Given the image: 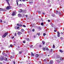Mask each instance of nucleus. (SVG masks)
<instances>
[{"instance_id":"nucleus-8","label":"nucleus","mask_w":64,"mask_h":64,"mask_svg":"<svg viewBox=\"0 0 64 64\" xmlns=\"http://www.w3.org/2000/svg\"><path fill=\"white\" fill-rule=\"evenodd\" d=\"M6 9L7 10H9L10 9V6H8L6 8Z\"/></svg>"},{"instance_id":"nucleus-43","label":"nucleus","mask_w":64,"mask_h":64,"mask_svg":"<svg viewBox=\"0 0 64 64\" xmlns=\"http://www.w3.org/2000/svg\"><path fill=\"white\" fill-rule=\"evenodd\" d=\"M2 22V20H0V22Z\"/></svg>"},{"instance_id":"nucleus-48","label":"nucleus","mask_w":64,"mask_h":64,"mask_svg":"<svg viewBox=\"0 0 64 64\" xmlns=\"http://www.w3.org/2000/svg\"><path fill=\"white\" fill-rule=\"evenodd\" d=\"M23 26L24 27H26V26L25 25H23Z\"/></svg>"},{"instance_id":"nucleus-15","label":"nucleus","mask_w":64,"mask_h":64,"mask_svg":"<svg viewBox=\"0 0 64 64\" xmlns=\"http://www.w3.org/2000/svg\"><path fill=\"white\" fill-rule=\"evenodd\" d=\"M26 40L27 41H29V39L28 38H26Z\"/></svg>"},{"instance_id":"nucleus-64","label":"nucleus","mask_w":64,"mask_h":64,"mask_svg":"<svg viewBox=\"0 0 64 64\" xmlns=\"http://www.w3.org/2000/svg\"><path fill=\"white\" fill-rule=\"evenodd\" d=\"M0 64H2V62H0Z\"/></svg>"},{"instance_id":"nucleus-19","label":"nucleus","mask_w":64,"mask_h":64,"mask_svg":"<svg viewBox=\"0 0 64 64\" xmlns=\"http://www.w3.org/2000/svg\"><path fill=\"white\" fill-rule=\"evenodd\" d=\"M42 43L43 45H44V44H45V41H42Z\"/></svg>"},{"instance_id":"nucleus-29","label":"nucleus","mask_w":64,"mask_h":64,"mask_svg":"<svg viewBox=\"0 0 64 64\" xmlns=\"http://www.w3.org/2000/svg\"><path fill=\"white\" fill-rule=\"evenodd\" d=\"M60 52H61V53H62V52H63V51H62V50H60Z\"/></svg>"},{"instance_id":"nucleus-11","label":"nucleus","mask_w":64,"mask_h":64,"mask_svg":"<svg viewBox=\"0 0 64 64\" xmlns=\"http://www.w3.org/2000/svg\"><path fill=\"white\" fill-rule=\"evenodd\" d=\"M35 56L36 58H38V56H39V54H36L35 55Z\"/></svg>"},{"instance_id":"nucleus-20","label":"nucleus","mask_w":64,"mask_h":64,"mask_svg":"<svg viewBox=\"0 0 64 64\" xmlns=\"http://www.w3.org/2000/svg\"><path fill=\"white\" fill-rule=\"evenodd\" d=\"M4 60L5 61H7V58L5 57V58L4 59Z\"/></svg>"},{"instance_id":"nucleus-14","label":"nucleus","mask_w":64,"mask_h":64,"mask_svg":"<svg viewBox=\"0 0 64 64\" xmlns=\"http://www.w3.org/2000/svg\"><path fill=\"white\" fill-rule=\"evenodd\" d=\"M53 63V60H51L50 62V64H52Z\"/></svg>"},{"instance_id":"nucleus-28","label":"nucleus","mask_w":64,"mask_h":64,"mask_svg":"<svg viewBox=\"0 0 64 64\" xmlns=\"http://www.w3.org/2000/svg\"><path fill=\"white\" fill-rule=\"evenodd\" d=\"M31 55L32 56H34V54H31Z\"/></svg>"},{"instance_id":"nucleus-16","label":"nucleus","mask_w":64,"mask_h":64,"mask_svg":"<svg viewBox=\"0 0 64 64\" xmlns=\"http://www.w3.org/2000/svg\"><path fill=\"white\" fill-rule=\"evenodd\" d=\"M21 31V32H24V30L23 29H22Z\"/></svg>"},{"instance_id":"nucleus-1","label":"nucleus","mask_w":64,"mask_h":64,"mask_svg":"<svg viewBox=\"0 0 64 64\" xmlns=\"http://www.w3.org/2000/svg\"><path fill=\"white\" fill-rule=\"evenodd\" d=\"M8 33L6 32V33H5L2 36V37H3V38H5V37H6V36H7V35H8Z\"/></svg>"},{"instance_id":"nucleus-36","label":"nucleus","mask_w":64,"mask_h":64,"mask_svg":"<svg viewBox=\"0 0 64 64\" xmlns=\"http://www.w3.org/2000/svg\"><path fill=\"white\" fill-rule=\"evenodd\" d=\"M32 32H34V31H35V30L34 29H33L32 30Z\"/></svg>"},{"instance_id":"nucleus-22","label":"nucleus","mask_w":64,"mask_h":64,"mask_svg":"<svg viewBox=\"0 0 64 64\" xmlns=\"http://www.w3.org/2000/svg\"><path fill=\"white\" fill-rule=\"evenodd\" d=\"M60 61H62V60H63V58H62L60 57Z\"/></svg>"},{"instance_id":"nucleus-52","label":"nucleus","mask_w":64,"mask_h":64,"mask_svg":"<svg viewBox=\"0 0 64 64\" xmlns=\"http://www.w3.org/2000/svg\"><path fill=\"white\" fill-rule=\"evenodd\" d=\"M16 2V3H17V5L18 6V3L17 2Z\"/></svg>"},{"instance_id":"nucleus-58","label":"nucleus","mask_w":64,"mask_h":64,"mask_svg":"<svg viewBox=\"0 0 64 64\" xmlns=\"http://www.w3.org/2000/svg\"><path fill=\"white\" fill-rule=\"evenodd\" d=\"M48 6H49V7H51V4H50V5H48Z\"/></svg>"},{"instance_id":"nucleus-62","label":"nucleus","mask_w":64,"mask_h":64,"mask_svg":"<svg viewBox=\"0 0 64 64\" xmlns=\"http://www.w3.org/2000/svg\"><path fill=\"white\" fill-rule=\"evenodd\" d=\"M4 23H6V22L4 21Z\"/></svg>"},{"instance_id":"nucleus-39","label":"nucleus","mask_w":64,"mask_h":64,"mask_svg":"<svg viewBox=\"0 0 64 64\" xmlns=\"http://www.w3.org/2000/svg\"><path fill=\"white\" fill-rule=\"evenodd\" d=\"M60 36V34H58V37H59Z\"/></svg>"},{"instance_id":"nucleus-54","label":"nucleus","mask_w":64,"mask_h":64,"mask_svg":"<svg viewBox=\"0 0 64 64\" xmlns=\"http://www.w3.org/2000/svg\"><path fill=\"white\" fill-rule=\"evenodd\" d=\"M34 38H36V37L35 36H34Z\"/></svg>"},{"instance_id":"nucleus-56","label":"nucleus","mask_w":64,"mask_h":64,"mask_svg":"<svg viewBox=\"0 0 64 64\" xmlns=\"http://www.w3.org/2000/svg\"><path fill=\"white\" fill-rule=\"evenodd\" d=\"M30 47H31V48H32V47H33V45H31L30 46Z\"/></svg>"},{"instance_id":"nucleus-46","label":"nucleus","mask_w":64,"mask_h":64,"mask_svg":"<svg viewBox=\"0 0 64 64\" xmlns=\"http://www.w3.org/2000/svg\"><path fill=\"white\" fill-rule=\"evenodd\" d=\"M19 2V0H16V2Z\"/></svg>"},{"instance_id":"nucleus-21","label":"nucleus","mask_w":64,"mask_h":64,"mask_svg":"<svg viewBox=\"0 0 64 64\" xmlns=\"http://www.w3.org/2000/svg\"><path fill=\"white\" fill-rule=\"evenodd\" d=\"M44 62H47V60H46V59H45L44 60Z\"/></svg>"},{"instance_id":"nucleus-31","label":"nucleus","mask_w":64,"mask_h":64,"mask_svg":"<svg viewBox=\"0 0 64 64\" xmlns=\"http://www.w3.org/2000/svg\"><path fill=\"white\" fill-rule=\"evenodd\" d=\"M4 56H5V57H6V56H7V54H4Z\"/></svg>"},{"instance_id":"nucleus-23","label":"nucleus","mask_w":64,"mask_h":64,"mask_svg":"<svg viewBox=\"0 0 64 64\" xmlns=\"http://www.w3.org/2000/svg\"><path fill=\"white\" fill-rule=\"evenodd\" d=\"M41 25H42V26H44V23L42 22L41 24Z\"/></svg>"},{"instance_id":"nucleus-26","label":"nucleus","mask_w":64,"mask_h":64,"mask_svg":"<svg viewBox=\"0 0 64 64\" xmlns=\"http://www.w3.org/2000/svg\"><path fill=\"white\" fill-rule=\"evenodd\" d=\"M24 13H26V10H24Z\"/></svg>"},{"instance_id":"nucleus-3","label":"nucleus","mask_w":64,"mask_h":64,"mask_svg":"<svg viewBox=\"0 0 64 64\" xmlns=\"http://www.w3.org/2000/svg\"><path fill=\"white\" fill-rule=\"evenodd\" d=\"M21 34H22V33H21L20 32H18V35H20Z\"/></svg>"},{"instance_id":"nucleus-30","label":"nucleus","mask_w":64,"mask_h":64,"mask_svg":"<svg viewBox=\"0 0 64 64\" xmlns=\"http://www.w3.org/2000/svg\"><path fill=\"white\" fill-rule=\"evenodd\" d=\"M52 16H53V17H55V15L54 14H52Z\"/></svg>"},{"instance_id":"nucleus-61","label":"nucleus","mask_w":64,"mask_h":64,"mask_svg":"<svg viewBox=\"0 0 64 64\" xmlns=\"http://www.w3.org/2000/svg\"><path fill=\"white\" fill-rule=\"evenodd\" d=\"M58 10H56V13H58Z\"/></svg>"},{"instance_id":"nucleus-57","label":"nucleus","mask_w":64,"mask_h":64,"mask_svg":"<svg viewBox=\"0 0 64 64\" xmlns=\"http://www.w3.org/2000/svg\"><path fill=\"white\" fill-rule=\"evenodd\" d=\"M19 53L20 54H21L22 53L21 52H20Z\"/></svg>"},{"instance_id":"nucleus-55","label":"nucleus","mask_w":64,"mask_h":64,"mask_svg":"<svg viewBox=\"0 0 64 64\" xmlns=\"http://www.w3.org/2000/svg\"><path fill=\"white\" fill-rule=\"evenodd\" d=\"M33 3V2H30V4H31V3Z\"/></svg>"},{"instance_id":"nucleus-13","label":"nucleus","mask_w":64,"mask_h":64,"mask_svg":"<svg viewBox=\"0 0 64 64\" xmlns=\"http://www.w3.org/2000/svg\"><path fill=\"white\" fill-rule=\"evenodd\" d=\"M60 58V56L59 55L57 56L56 57V59H59Z\"/></svg>"},{"instance_id":"nucleus-24","label":"nucleus","mask_w":64,"mask_h":64,"mask_svg":"<svg viewBox=\"0 0 64 64\" xmlns=\"http://www.w3.org/2000/svg\"><path fill=\"white\" fill-rule=\"evenodd\" d=\"M56 61L58 62V63H60V61H59V60H56Z\"/></svg>"},{"instance_id":"nucleus-10","label":"nucleus","mask_w":64,"mask_h":64,"mask_svg":"<svg viewBox=\"0 0 64 64\" xmlns=\"http://www.w3.org/2000/svg\"><path fill=\"white\" fill-rule=\"evenodd\" d=\"M17 25H18V26H19L20 27H22V24H17Z\"/></svg>"},{"instance_id":"nucleus-33","label":"nucleus","mask_w":64,"mask_h":64,"mask_svg":"<svg viewBox=\"0 0 64 64\" xmlns=\"http://www.w3.org/2000/svg\"><path fill=\"white\" fill-rule=\"evenodd\" d=\"M10 59H13V57H12V56H10Z\"/></svg>"},{"instance_id":"nucleus-59","label":"nucleus","mask_w":64,"mask_h":64,"mask_svg":"<svg viewBox=\"0 0 64 64\" xmlns=\"http://www.w3.org/2000/svg\"><path fill=\"white\" fill-rule=\"evenodd\" d=\"M41 47H42V46H41V45H40V48H41Z\"/></svg>"},{"instance_id":"nucleus-47","label":"nucleus","mask_w":64,"mask_h":64,"mask_svg":"<svg viewBox=\"0 0 64 64\" xmlns=\"http://www.w3.org/2000/svg\"><path fill=\"white\" fill-rule=\"evenodd\" d=\"M49 2H50V0H48V3H49Z\"/></svg>"},{"instance_id":"nucleus-5","label":"nucleus","mask_w":64,"mask_h":64,"mask_svg":"<svg viewBox=\"0 0 64 64\" xmlns=\"http://www.w3.org/2000/svg\"><path fill=\"white\" fill-rule=\"evenodd\" d=\"M52 49H50V52L49 53L50 54H52Z\"/></svg>"},{"instance_id":"nucleus-63","label":"nucleus","mask_w":64,"mask_h":64,"mask_svg":"<svg viewBox=\"0 0 64 64\" xmlns=\"http://www.w3.org/2000/svg\"><path fill=\"white\" fill-rule=\"evenodd\" d=\"M42 14H45L44 13V12H42Z\"/></svg>"},{"instance_id":"nucleus-50","label":"nucleus","mask_w":64,"mask_h":64,"mask_svg":"<svg viewBox=\"0 0 64 64\" xmlns=\"http://www.w3.org/2000/svg\"><path fill=\"white\" fill-rule=\"evenodd\" d=\"M23 43H26V42L23 41Z\"/></svg>"},{"instance_id":"nucleus-27","label":"nucleus","mask_w":64,"mask_h":64,"mask_svg":"<svg viewBox=\"0 0 64 64\" xmlns=\"http://www.w3.org/2000/svg\"><path fill=\"white\" fill-rule=\"evenodd\" d=\"M37 35H38L39 36H40V33H37L36 34Z\"/></svg>"},{"instance_id":"nucleus-34","label":"nucleus","mask_w":64,"mask_h":64,"mask_svg":"<svg viewBox=\"0 0 64 64\" xmlns=\"http://www.w3.org/2000/svg\"><path fill=\"white\" fill-rule=\"evenodd\" d=\"M60 40H63V38L62 37L60 38Z\"/></svg>"},{"instance_id":"nucleus-9","label":"nucleus","mask_w":64,"mask_h":64,"mask_svg":"<svg viewBox=\"0 0 64 64\" xmlns=\"http://www.w3.org/2000/svg\"><path fill=\"white\" fill-rule=\"evenodd\" d=\"M18 16L19 17H22V15H21L20 14H18Z\"/></svg>"},{"instance_id":"nucleus-49","label":"nucleus","mask_w":64,"mask_h":64,"mask_svg":"<svg viewBox=\"0 0 64 64\" xmlns=\"http://www.w3.org/2000/svg\"><path fill=\"white\" fill-rule=\"evenodd\" d=\"M48 22H50V20H48Z\"/></svg>"},{"instance_id":"nucleus-7","label":"nucleus","mask_w":64,"mask_h":64,"mask_svg":"<svg viewBox=\"0 0 64 64\" xmlns=\"http://www.w3.org/2000/svg\"><path fill=\"white\" fill-rule=\"evenodd\" d=\"M16 15V14L15 12H13L12 13V16H15V15Z\"/></svg>"},{"instance_id":"nucleus-32","label":"nucleus","mask_w":64,"mask_h":64,"mask_svg":"<svg viewBox=\"0 0 64 64\" xmlns=\"http://www.w3.org/2000/svg\"><path fill=\"white\" fill-rule=\"evenodd\" d=\"M58 34H60V32L59 33V32H57Z\"/></svg>"},{"instance_id":"nucleus-41","label":"nucleus","mask_w":64,"mask_h":64,"mask_svg":"<svg viewBox=\"0 0 64 64\" xmlns=\"http://www.w3.org/2000/svg\"><path fill=\"white\" fill-rule=\"evenodd\" d=\"M53 48H55V46L54 44L53 45Z\"/></svg>"},{"instance_id":"nucleus-4","label":"nucleus","mask_w":64,"mask_h":64,"mask_svg":"<svg viewBox=\"0 0 64 64\" xmlns=\"http://www.w3.org/2000/svg\"><path fill=\"white\" fill-rule=\"evenodd\" d=\"M5 11V10L2 8H0V11Z\"/></svg>"},{"instance_id":"nucleus-2","label":"nucleus","mask_w":64,"mask_h":64,"mask_svg":"<svg viewBox=\"0 0 64 64\" xmlns=\"http://www.w3.org/2000/svg\"><path fill=\"white\" fill-rule=\"evenodd\" d=\"M4 60V56H1L0 57V61H2Z\"/></svg>"},{"instance_id":"nucleus-42","label":"nucleus","mask_w":64,"mask_h":64,"mask_svg":"<svg viewBox=\"0 0 64 64\" xmlns=\"http://www.w3.org/2000/svg\"><path fill=\"white\" fill-rule=\"evenodd\" d=\"M46 50H47L48 51H49V49H48V48H46Z\"/></svg>"},{"instance_id":"nucleus-44","label":"nucleus","mask_w":64,"mask_h":64,"mask_svg":"<svg viewBox=\"0 0 64 64\" xmlns=\"http://www.w3.org/2000/svg\"><path fill=\"white\" fill-rule=\"evenodd\" d=\"M22 1L23 2H25L26 0H22Z\"/></svg>"},{"instance_id":"nucleus-18","label":"nucleus","mask_w":64,"mask_h":64,"mask_svg":"<svg viewBox=\"0 0 64 64\" xmlns=\"http://www.w3.org/2000/svg\"><path fill=\"white\" fill-rule=\"evenodd\" d=\"M13 47V45L12 44H10V46L9 47V48L10 47Z\"/></svg>"},{"instance_id":"nucleus-6","label":"nucleus","mask_w":64,"mask_h":64,"mask_svg":"<svg viewBox=\"0 0 64 64\" xmlns=\"http://www.w3.org/2000/svg\"><path fill=\"white\" fill-rule=\"evenodd\" d=\"M23 12V10L22 9H20L19 10L18 12L19 13H22Z\"/></svg>"},{"instance_id":"nucleus-60","label":"nucleus","mask_w":64,"mask_h":64,"mask_svg":"<svg viewBox=\"0 0 64 64\" xmlns=\"http://www.w3.org/2000/svg\"><path fill=\"white\" fill-rule=\"evenodd\" d=\"M14 64H15V62L14 61Z\"/></svg>"},{"instance_id":"nucleus-17","label":"nucleus","mask_w":64,"mask_h":64,"mask_svg":"<svg viewBox=\"0 0 64 64\" xmlns=\"http://www.w3.org/2000/svg\"><path fill=\"white\" fill-rule=\"evenodd\" d=\"M18 48H16V50H20V49H19V48H20V46H18Z\"/></svg>"},{"instance_id":"nucleus-45","label":"nucleus","mask_w":64,"mask_h":64,"mask_svg":"<svg viewBox=\"0 0 64 64\" xmlns=\"http://www.w3.org/2000/svg\"><path fill=\"white\" fill-rule=\"evenodd\" d=\"M16 35H17V34L15 33V34L14 36H16Z\"/></svg>"},{"instance_id":"nucleus-25","label":"nucleus","mask_w":64,"mask_h":64,"mask_svg":"<svg viewBox=\"0 0 64 64\" xmlns=\"http://www.w3.org/2000/svg\"><path fill=\"white\" fill-rule=\"evenodd\" d=\"M43 50L44 51H45L46 50V48H43Z\"/></svg>"},{"instance_id":"nucleus-51","label":"nucleus","mask_w":64,"mask_h":64,"mask_svg":"<svg viewBox=\"0 0 64 64\" xmlns=\"http://www.w3.org/2000/svg\"><path fill=\"white\" fill-rule=\"evenodd\" d=\"M52 27H53V26H54V25H53V24H52Z\"/></svg>"},{"instance_id":"nucleus-38","label":"nucleus","mask_w":64,"mask_h":64,"mask_svg":"<svg viewBox=\"0 0 64 64\" xmlns=\"http://www.w3.org/2000/svg\"><path fill=\"white\" fill-rule=\"evenodd\" d=\"M59 14H60V15H61V12H59Z\"/></svg>"},{"instance_id":"nucleus-37","label":"nucleus","mask_w":64,"mask_h":64,"mask_svg":"<svg viewBox=\"0 0 64 64\" xmlns=\"http://www.w3.org/2000/svg\"><path fill=\"white\" fill-rule=\"evenodd\" d=\"M45 35H46V34H45V33H44V34H43L44 36H45Z\"/></svg>"},{"instance_id":"nucleus-12","label":"nucleus","mask_w":64,"mask_h":64,"mask_svg":"<svg viewBox=\"0 0 64 64\" xmlns=\"http://www.w3.org/2000/svg\"><path fill=\"white\" fill-rule=\"evenodd\" d=\"M6 0L7 3H8V5H10V4H9V2H8V1H10V0Z\"/></svg>"},{"instance_id":"nucleus-35","label":"nucleus","mask_w":64,"mask_h":64,"mask_svg":"<svg viewBox=\"0 0 64 64\" xmlns=\"http://www.w3.org/2000/svg\"><path fill=\"white\" fill-rule=\"evenodd\" d=\"M5 54V53L3 52L2 53V54L4 55Z\"/></svg>"},{"instance_id":"nucleus-40","label":"nucleus","mask_w":64,"mask_h":64,"mask_svg":"<svg viewBox=\"0 0 64 64\" xmlns=\"http://www.w3.org/2000/svg\"><path fill=\"white\" fill-rule=\"evenodd\" d=\"M20 6H21V4H20L19 5V7H20Z\"/></svg>"},{"instance_id":"nucleus-53","label":"nucleus","mask_w":64,"mask_h":64,"mask_svg":"<svg viewBox=\"0 0 64 64\" xmlns=\"http://www.w3.org/2000/svg\"><path fill=\"white\" fill-rule=\"evenodd\" d=\"M19 27L18 26L17 27V29H19Z\"/></svg>"}]
</instances>
